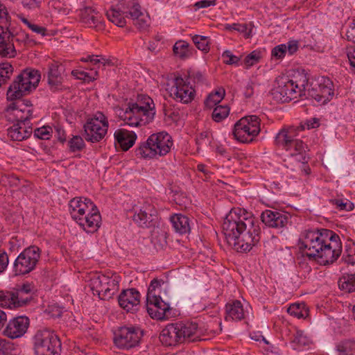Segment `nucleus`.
<instances>
[{"label":"nucleus","instance_id":"nucleus-51","mask_svg":"<svg viewBox=\"0 0 355 355\" xmlns=\"http://www.w3.org/2000/svg\"><path fill=\"white\" fill-rule=\"evenodd\" d=\"M162 283H164V282L157 279H153L151 281L148 286L146 299L151 298L152 296H158L156 294V288L160 287Z\"/></svg>","mask_w":355,"mask_h":355},{"label":"nucleus","instance_id":"nucleus-33","mask_svg":"<svg viewBox=\"0 0 355 355\" xmlns=\"http://www.w3.org/2000/svg\"><path fill=\"white\" fill-rule=\"evenodd\" d=\"M291 345L294 349L300 350L303 347L308 346L311 341L301 331H297L291 338Z\"/></svg>","mask_w":355,"mask_h":355},{"label":"nucleus","instance_id":"nucleus-37","mask_svg":"<svg viewBox=\"0 0 355 355\" xmlns=\"http://www.w3.org/2000/svg\"><path fill=\"white\" fill-rule=\"evenodd\" d=\"M341 290L351 293L355 291V274L343 276L338 282Z\"/></svg>","mask_w":355,"mask_h":355},{"label":"nucleus","instance_id":"nucleus-27","mask_svg":"<svg viewBox=\"0 0 355 355\" xmlns=\"http://www.w3.org/2000/svg\"><path fill=\"white\" fill-rule=\"evenodd\" d=\"M170 220L177 233L186 234L190 232V220L187 216L182 214H175L171 216Z\"/></svg>","mask_w":355,"mask_h":355},{"label":"nucleus","instance_id":"nucleus-19","mask_svg":"<svg viewBox=\"0 0 355 355\" xmlns=\"http://www.w3.org/2000/svg\"><path fill=\"white\" fill-rule=\"evenodd\" d=\"M147 311L152 318L163 320L169 317L171 308L160 296H152L147 299Z\"/></svg>","mask_w":355,"mask_h":355},{"label":"nucleus","instance_id":"nucleus-58","mask_svg":"<svg viewBox=\"0 0 355 355\" xmlns=\"http://www.w3.org/2000/svg\"><path fill=\"white\" fill-rule=\"evenodd\" d=\"M8 263V255L6 252L0 250V273L7 268Z\"/></svg>","mask_w":355,"mask_h":355},{"label":"nucleus","instance_id":"nucleus-5","mask_svg":"<svg viewBox=\"0 0 355 355\" xmlns=\"http://www.w3.org/2000/svg\"><path fill=\"white\" fill-rule=\"evenodd\" d=\"M198 325L195 322H175L167 324L161 331L159 340L165 346H176L185 342L200 339Z\"/></svg>","mask_w":355,"mask_h":355},{"label":"nucleus","instance_id":"nucleus-17","mask_svg":"<svg viewBox=\"0 0 355 355\" xmlns=\"http://www.w3.org/2000/svg\"><path fill=\"white\" fill-rule=\"evenodd\" d=\"M170 95L177 101L189 103L195 97V90L190 85V81L178 76L173 80V85L170 89Z\"/></svg>","mask_w":355,"mask_h":355},{"label":"nucleus","instance_id":"nucleus-55","mask_svg":"<svg viewBox=\"0 0 355 355\" xmlns=\"http://www.w3.org/2000/svg\"><path fill=\"white\" fill-rule=\"evenodd\" d=\"M135 21L134 24L140 30H146L148 26V21L147 16H144L142 13V16L133 19Z\"/></svg>","mask_w":355,"mask_h":355},{"label":"nucleus","instance_id":"nucleus-4","mask_svg":"<svg viewBox=\"0 0 355 355\" xmlns=\"http://www.w3.org/2000/svg\"><path fill=\"white\" fill-rule=\"evenodd\" d=\"M69 210L71 218L87 232H94L100 227V212L90 199L80 197L71 199Z\"/></svg>","mask_w":355,"mask_h":355},{"label":"nucleus","instance_id":"nucleus-39","mask_svg":"<svg viewBox=\"0 0 355 355\" xmlns=\"http://www.w3.org/2000/svg\"><path fill=\"white\" fill-rule=\"evenodd\" d=\"M71 74L76 79L83 80L87 83L96 80L98 77V71L96 70H92L90 72H86L76 69L71 71Z\"/></svg>","mask_w":355,"mask_h":355},{"label":"nucleus","instance_id":"nucleus-22","mask_svg":"<svg viewBox=\"0 0 355 355\" xmlns=\"http://www.w3.org/2000/svg\"><path fill=\"white\" fill-rule=\"evenodd\" d=\"M118 302L127 311H135L140 303V293L135 288L123 290L118 297Z\"/></svg>","mask_w":355,"mask_h":355},{"label":"nucleus","instance_id":"nucleus-52","mask_svg":"<svg viewBox=\"0 0 355 355\" xmlns=\"http://www.w3.org/2000/svg\"><path fill=\"white\" fill-rule=\"evenodd\" d=\"M105 288L107 290V298L109 299L114 294L117 289V282L107 276Z\"/></svg>","mask_w":355,"mask_h":355},{"label":"nucleus","instance_id":"nucleus-45","mask_svg":"<svg viewBox=\"0 0 355 355\" xmlns=\"http://www.w3.org/2000/svg\"><path fill=\"white\" fill-rule=\"evenodd\" d=\"M345 248L343 259L345 262L354 265L355 263V243L346 245Z\"/></svg>","mask_w":355,"mask_h":355},{"label":"nucleus","instance_id":"nucleus-21","mask_svg":"<svg viewBox=\"0 0 355 355\" xmlns=\"http://www.w3.org/2000/svg\"><path fill=\"white\" fill-rule=\"evenodd\" d=\"M7 117L9 121L16 122L15 123L32 128L30 120L33 116V112L30 108L24 110L17 107L15 103H12L7 109Z\"/></svg>","mask_w":355,"mask_h":355},{"label":"nucleus","instance_id":"nucleus-43","mask_svg":"<svg viewBox=\"0 0 355 355\" xmlns=\"http://www.w3.org/2000/svg\"><path fill=\"white\" fill-rule=\"evenodd\" d=\"M192 40L199 50L205 52L209 50V38L207 37L195 35L192 37Z\"/></svg>","mask_w":355,"mask_h":355},{"label":"nucleus","instance_id":"nucleus-26","mask_svg":"<svg viewBox=\"0 0 355 355\" xmlns=\"http://www.w3.org/2000/svg\"><path fill=\"white\" fill-rule=\"evenodd\" d=\"M62 77L61 76V67L53 62L49 65L48 72V83L53 91L61 89Z\"/></svg>","mask_w":355,"mask_h":355},{"label":"nucleus","instance_id":"nucleus-63","mask_svg":"<svg viewBox=\"0 0 355 355\" xmlns=\"http://www.w3.org/2000/svg\"><path fill=\"white\" fill-rule=\"evenodd\" d=\"M338 209L347 211H352L354 209V205L349 200L343 199V202H340V206Z\"/></svg>","mask_w":355,"mask_h":355},{"label":"nucleus","instance_id":"nucleus-32","mask_svg":"<svg viewBox=\"0 0 355 355\" xmlns=\"http://www.w3.org/2000/svg\"><path fill=\"white\" fill-rule=\"evenodd\" d=\"M0 306L10 309L19 307L17 306V300H15L13 291H0Z\"/></svg>","mask_w":355,"mask_h":355},{"label":"nucleus","instance_id":"nucleus-34","mask_svg":"<svg viewBox=\"0 0 355 355\" xmlns=\"http://www.w3.org/2000/svg\"><path fill=\"white\" fill-rule=\"evenodd\" d=\"M225 94L224 89H220L214 93L210 94L205 101L206 107L209 109L214 108L223 99Z\"/></svg>","mask_w":355,"mask_h":355},{"label":"nucleus","instance_id":"nucleus-59","mask_svg":"<svg viewBox=\"0 0 355 355\" xmlns=\"http://www.w3.org/2000/svg\"><path fill=\"white\" fill-rule=\"evenodd\" d=\"M64 308L56 306H49L47 311H49L51 316L53 318H60L63 312Z\"/></svg>","mask_w":355,"mask_h":355},{"label":"nucleus","instance_id":"nucleus-48","mask_svg":"<svg viewBox=\"0 0 355 355\" xmlns=\"http://www.w3.org/2000/svg\"><path fill=\"white\" fill-rule=\"evenodd\" d=\"M223 62L226 64H238L240 58L232 54L231 51L226 50L222 54Z\"/></svg>","mask_w":355,"mask_h":355},{"label":"nucleus","instance_id":"nucleus-50","mask_svg":"<svg viewBox=\"0 0 355 355\" xmlns=\"http://www.w3.org/2000/svg\"><path fill=\"white\" fill-rule=\"evenodd\" d=\"M14 350L13 344L6 339H0V355H10Z\"/></svg>","mask_w":355,"mask_h":355},{"label":"nucleus","instance_id":"nucleus-47","mask_svg":"<svg viewBox=\"0 0 355 355\" xmlns=\"http://www.w3.org/2000/svg\"><path fill=\"white\" fill-rule=\"evenodd\" d=\"M51 132L52 128L50 126H43L35 130L34 136L40 139H49Z\"/></svg>","mask_w":355,"mask_h":355},{"label":"nucleus","instance_id":"nucleus-14","mask_svg":"<svg viewBox=\"0 0 355 355\" xmlns=\"http://www.w3.org/2000/svg\"><path fill=\"white\" fill-rule=\"evenodd\" d=\"M108 127L107 117L103 113L98 112L85 123V139L92 143L99 142L107 134Z\"/></svg>","mask_w":355,"mask_h":355},{"label":"nucleus","instance_id":"nucleus-64","mask_svg":"<svg viewBox=\"0 0 355 355\" xmlns=\"http://www.w3.org/2000/svg\"><path fill=\"white\" fill-rule=\"evenodd\" d=\"M55 130L58 139L60 142L64 143L66 141V135L64 130L62 127L56 125L55 126Z\"/></svg>","mask_w":355,"mask_h":355},{"label":"nucleus","instance_id":"nucleus-8","mask_svg":"<svg viewBox=\"0 0 355 355\" xmlns=\"http://www.w3.org/2000/svg\"><path fill=\"white\" fill-rule=\"evenodd\" d=\"M173 144L171 136L166 132L153 133L136 148L135 155L146 159H158L170 152Z\"/></svg>","mask_w":355,"mask_h":355},{"label":"nucleus","instance_id":"nucleus-7","mask_svg":"<svg viewBox=\"0 0 355 355\" xmlns=\"http://www.w3.org/2000/svg\"><path fill=\"white\" fill-rule=\"evenodd\" d=\"M304 130V125L282 128L275 137V144L295 157L299 163L306 162L305 144L297 138L298 132Z\"/></svg>","mask_w":355,"mask_h":355},{"label":"nucleus","instance_id":"nucleus-20","mask_svg":"<svg viewBox=\"0 0 355 355\" xmlns=\"http://www.w3.org/2000/svg\"><path fill=\"white\" fill-rule=\"evenodd\" d=\"M29 318L26 316H17L10 320L3 330V335L15 339L23 336L28 328Z\"/></svg>","mask_w":355,"mask_h":355},{"label":"nucleus","instance_id":"nucleus-54","mask_svg":"<svg viewBox=\"0 0 355 355\" xmlns=\"http://www.w3.org/2000/svg\"><path fill=\"white\" fill-rule=\"evenodd\" d=\"M24 8L28 10L39 8L44 0H19Z\"/></svg>","mask_w":355,"mask_h":355},{"label":"nucleus","instance_id":"nucleus-24","mask_svg":"<svg viewBox=\"0 0 355 355\" xmlns=\"http://www.w3.org/2000/svg\"><path fill=\"white\" fill-rule=\"evenodd\" d=\"M107 276L104 275H95L89 281V286L94 295H98L100 299L107 298Z\"/></svg>","mask_w":355,"mask_h":355},{"label":"nucleus","instance_id":"nucleus-16","mask_svg":"<svg viewBox=\"0 0 355 355\" xmlns=\"http://www.w3.org/2000/svg\"><path fill=\"white\" fill-rule=\"evenodd\" d=\"M133 221L139 227L149 228L155 226L157 220V211L155 207L148 202L139 207L134 208Z\"/></svg>","mask_w":355,"mask_h":355},{"label":"nucleus","instance_id":"nucleus-38","mask_svg":"<svg viewBox=\"0 0 355 355\" xmlns=\"http://www.w3.org/2000/svg\"><path fill=\"white\" fill-rule=\"evenodd\" d=\"M230 111V109L227 105H217L212 112V119L217 123L221 122L228 116Z\"/></svg>","mask_w":355,"mask_h":355},{"label":"nucleus","instance_id":"nucleus-23","mask_svg":"<svg viewBox=\"0 0 355 355\" xmlns=\"http://www.w3.org/2000/svg\"><path fill=\"white\" fill-rule=\"evenodd\" d=\"M115 142L118 144L123 150H129L135 143L137 135L133 131L125 129H118L114 132Z\"/></svg>","mask_w":355,"mask_h":355},{"label":"nucleus","instance_id":"nucleus-44","mask_svg":"<svg viewBox=\"0 0 355 355\" xmlns=\"http://www.w3.org/2000/svg\"><path fill=\"white\" fill-rule=\"evenodd\" d=\"M71 152L75 153L81 150L85 147V142L80 136H73L68 142Z\"/></svg>","mask_w":355,"mask_h":355},{"label":"nucleus","instance_id":"nucleus-2","mask_svg":"<svg viewBox=\"0 0 355 355\" xmlns=\"http://www.w3.org/2000/svg\"><path fill=\"white\" fill-rule=\"evenodd\" d=\"M298 246L309 259L324 266L334 263L342 252L339 236L327 229L305 230L299 239Z\"/></svg>","mask_w":355,"mask_h":355},{"label":"nucleus","instance_id":"nucleus-46","mask_svg":"<svg viewBox=\"0 0 355 355\" xmlns=\"http://www.w3.org/2000/svg\"><path fill=\"white\" fill-rule=\"evenodd\" d=\"M261 52L259 51H253L244 58V63L246 66V68H250V67L258 63L261 59Z\"/></svg>","mask_w":355,"mask_h":355},{"label":"nucleus","instance_id":"nucleus-31","mask_svg":"<svg viewBox=\"0 0 355 355\" xmlns=\"http://www.w3.org/2000/svg\"><path fill=\"white\" fill-rule=\"evenodd\" d=\"M123 12L126 17H130L132 19L142 16V12L139 3L135 1H128L123 8Z\"/></svg>","mask_w":355,"mask_h":355},{"label":"nucleus","instance_id":"nucleus-60","mask_svg":"<svg viewBox=\"0 0 355 355\" xmlns=\"http://www.w3.org/2000/svg\"><path fill=\"white\" fill-rule=\"evenodd\" d=\"M216 3V0H202L196 2L194 4V6L196 7V10H198L200 8H208L211 6H215Z\"/></svg>","mask_w":355,"mask_h":355},{"label":"nucleus","instance_id":"nucleus-30","mask_svg":"<svg viewBox=\"0 0 355 355\" xmlns=\"http://www.w3.org/2000/svg\"><path fill=\"white\" fill-rule=\"evenodd\" d=\"M80 16L82 21L87 26H96L100 22L98 13L92 7L87 6L80 10Z\"/></svg>","mask_w":355,"mask_h":355},{"label":"nucleus","instance_id":"nucleus-12","mask_svg":"<svg viewBox=\"0 0 355 355\" xmlns=\"http://www.w3.org/2000/svg\"><path fill=\"white\" fill-rule=\"evenodd\" d=\"M40 249L35 245L25 248L14 262L13 272L15 275H24L35 270L40 259Z\"/></svg>","mask_w":355,"mask_h":355},{"label":"nucleus","instance_id":"nucleus-3","mask_svg":"<svg viewBox=\"0 0 355 355\" xmlns=\"http://www.w3.org/2000/svg\"><path fill=\"white\" fill-rule=\"evenodd\" d=\"M155 114L153 99L146 95L139 96L136 102H130L125 109H119L118 115L125 124L141 127L149 123Z\"/></svg>","mask_w":355,"mask_h":355},{"label":"nucleus","instance_id":"nucleus-28","mask_svg":"<svg viewBox=\"0 0 355 355\" xmlns=\"http://www.w3.org/2000/svg\"><path fill=\"white\" fill-rule=\"evenodd\" d=\"M225 320H241L244 318V311L242 304L239 300H234L225 306Z\"/></svg>","mask_w":355,"mask_h":355},{"label":"nucleus","instance_id":"nucleus-42","mask_svg":"<svg viewBox=\"0 0 355 355\" xmlns=\"http://www.w3.org/2000/svg\"><path fill=\"white\" fill-rule=\"evenodd\" d=\"M173 50L174 54L182 59L189 56V44L185 41H178L175 42Z\"/></svg>","mask_w":355,"mask_h":355},{"label":"nucleus","instance_id":"nucleus-61","mask_svg":"<svg viewBox=\"0 0 355 355\" xmlns=\"http://www.w3.org/2000/svg\"><path fill=\"white\" fill-rule=\"evenodd\" d=\"M298 49V43L297 41H289L286 44V53L290 55H293Z\"/></svg>","mask_w":355,"mask_h":355},{"label":"nucleus","instance_id":"nucleus-6","mask_svg":"<svg viewBox=\"0 0 355 355\" xmlns=\"http://www.w3.org/2000/svg\"><path fill=\"white\" fill-rule=\"evenodd\" d=\"M276 84L270 93L273 100L277 103H288L298 97L306 96V87L308 85V78L305 74L295 76L293 79L279 77L276 80Z\"/></svg>","mask_w":355,"mask_h":355},{"label":"nucleus","instance_id":"nucleus-18","mask_svg":"<svg viewBox=\"0 0 355 355\" xmlns=\"http://www.w3.org/2000/svg\"><path fill=\"white\" fill-rule=\"evenodd\" d=\"M261 219L268 227L282 229L287 226L291 216L287 212L267 209L262 212Z\"/></svg>","mask_w":355,"mask_h":355},{"label":"nucleus","instance_id":"nucleus-56","mask_svg":"<svg viewBox=\"0 0 355 355\" xmlns=\"http://www.w3.org/2000/svg\"><path fill=\"white\" fill-rule=\"evenodd\" d=\"M346 53L349 61V64L353 69L355 67V45H351L346 48Z\"/></svg>","mask_w":355,"mask_h":355},{"label":"nucleus","instance_id":"nucleus-15","mask_svg":"<svg viewBox=\"0 0 355 355\" xmlns=\"http://www.w3.org/2000/svg\"><path fill=\"white\" fill-rule=\"evenodd\" d=\"M332 81L326 77L319 78L311 84V88L307 90V97L315 100L321 104L327 103L334 96Z\"/></svg>","mask_w":355,"mask_h":355},{"label":"nucleus","instance_id":"nucleus-53","mask_svg":"<svg viewBox=\"0 0 355 355\" xmlns=\"http://www.w3.org/2000/svg\"><path fill=\"white\" fill-rule=\"evenodd\" d=\"M286 53L285 44H282L275 46L271 51L272 57L277 59H282L284 58Z\"/></svg>","mask_w":355,"mask_h":355},{"label":"nucleus","instance_id":"nucleus-62","mask_svg":"<svg viewBox=\"0 0 355 355\" xmlns=\"http://www.w3.org/2000/svg\"><path fill=\"white\" fill-rule=\"evenodd\" d=\"M347 39L355 42V19L353 20L346 33Z\"/></svg>","mask_w":355,"mask_h":355},{"label":"nucleus","instance_id":"nucleus-10","mask_svg":"<svg viewBox=\"0 0 355 355\" xmlns=\"http://www.w3.org/2000/svg\"><path fill=\"white\" fill-rule=\"evenodd\" d=\"M35 355H60L62 344L58 336L49 329H39L33 337Z\"/></svg>","mask_w":355,"mask_h":355},{"label":"nucleus","instance_id":"nucleus-40","mask_svg":"<svg viewBox=\"0 0 355 355\" xmlns=\"http://www.w3.org/2000/svg\"><path fill=\"white\" fill-rule=\"evenodd\" d=\"M13 73V67L9 62L0 64V87L9 80Z\"/></svg>","mask_w":355,"mask_h":355},{"label":"nucleus","instance_id":"nucleus-35","mask_svg":"<svg viewBox=\"0 0 355 355\" xmlns=\"http://www.w3.org/2000/svg\"><path fill=\"white\" fill-rule=\"evenodd\" d=\"M336 349L340 355H355V340H345L337 345Z\"/></svg>","mask_w":355,"mask_h":355},{"label":"nucleus","instance_id":"nucleus-57","mask_svg":"<svg viewBox=\"0 0 355 355\" xmlns=\"http://www.w3.org/2000/svg\"><path fill=\"white\" fill-rule=\"evenodd\" d=\"M227 30H234L240 33H246L248 31V25L246 24H232L225 26Z\"/></svg>","mask_w":355,"mask_h":355},{"label":"nucleus","instance_id":"nucleus-9","mask_svg":"<svg viewBox=\"0 0 355 355\" xmlns=\"http://www.w3.org/2000/svg\"><path fill=\"white\" fill-rule=\"evenodd\" d=\"M40 72L33 68H26L17 75L7 90V99L15 101L29 94L38 86Z\"/></svg>","mask_w":355,"mask_h":355},{"label":"nucleus","instance_id":"nucleus-36","mask_svg":"<svg viewBox=\"0 0 355 355\" xmlns=\"http://www.w3.org/2000/svg\"><path fill=\"white\" fill-rule=\"evenodd\" d=\"M288 313L297 318H305L308 315V309L306 304H293L287 310Z\"/></svg>","mask_w":355,"mask_h":355},{"label":"nucleus","instance_id":"nucleus-1","mask_svg":"<svg viewBox=\"0 0 355 355\" xmlns=\"http://www.w3.org/2000/svg\"><path fill=\"white\" fill-rule=\"evenodd\" d=\"M223 230L228 244L239 252H250L260 241L259 222L244 209H232L226 215Z\"/></svg>","mask_w":355,"mask_h":355},{"label":"nucleus","instance_id":"nucleus-49","mask_svg":"<svg viewBox=\"0 0 355 355\" xmlns=\"http://www.w3.org/2000/svg\"><path fill=\"white\" fill-rule=\"evenodd\" d=\"M187 81L192 80L194 84L202 83L205 80V76L202 72L198 71L191 70L188 71Z\"/></svg>","mask_w":355,"mask_h":355},{"label":"nucleus","instance_id":"nucleus-25","mask_svg":"<svg viewBox=\"0 0 355 355\" xmlns=\"http://www.w3.org/2000/svg\"><path fill=\"white\" fill-rule=\"evenodd\" d=\"M34 286L29 283H26L13 291L17 306L21 307L26 305L31 299Z\"/></svg>","mask_w":355,"mask_h":355},{"label":"nucleus","instance_id":"nucleus-29","mask_svg":"<svg viewBox=\"0 0 355 355\" xmlns=\"http://www.w3.org/2000/svg\"><path fill=\"white\" fill-rule=\"evenodd\" d=\"M32 133V128L14 123L8 129V135L13 141H23L28 138Z\"/></svg>","mask_w":355,"mask_h":355},{"label":"nucleus","instance_id":"nucleus-41","mask_svg":"<svg viewBox=\"0 0 355 355\" xmlns=\"http://www.w3.org/2000/svg\"><path fill=\"white\" fill-rule=\"evenodd\" d=\"M106 15L111 22L119 27H123L126 24L125 18L121 15L119 10L110 9L107 11Z\"/></svg>","mask_w":355,"mask_h":355},{"label":"nucleus","instance_id":"nucleus-13","mask_svg":"<svg viewBox=\"0 0 355 355\" xmlns=\"http://www.w3.org/2000/svg\"><path fill=\"white\" fill-rule=\"evenodd\" d=\"M143 335L139 327L123 326L114 331V343L119 349H130L139 345Z\"/></svg>","mask_w":355,"mask_h":355},{"label":"nucleus","instance_id":"nucleus-11","mask_svg":"<svg viewBox=\"0 0 355 355\" xmlns=\"http://www.w3.org/2000/svg\"><path fill=\"white\" fill-rule=\"evenodd\" d=\"M260 119L257 116L250 115L241 118L234 124V138L242 143H249L260 132Z\"/></svg>","mask_w":355,"mask_h":355}]
</instances>
